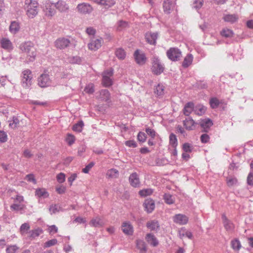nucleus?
Instances as JSON below:
<instances>
[{"mask_svg": "<svg viewBox=\"0 0 253 253\" xmlns=\"http://www.w3.org/2000/svg\"><path fill=\"white\" fill-rule=\"evenodd\" d=\"M36 195L39 197H43L44 198L48 196V194L44 189H38L36 191Z\"/></svg>", "mask_w": 253, "mask_h": 253, "instance_id": "42", "label": "nucleus"}, {"mask_svg": "<svg viewBox=\"0 0 253 253\" xmlns=\"http://www.w3.org/2000/svg\"><path fill=\"white\" fill-rule=\"evenodd\" d=\"M102 40L92 38L88 44V48L91 50L95 51L101 46Z\"/></svg>", "mask_w": 253, "mask_h": 253, "instance_id": "15", "label": "nucleus"}, {"mask_svg": "<svg viewBox=\"0 0 253 253\" xmlns=\"http://www.w3.org/2000/svg\"><path fill=\"white\" fill-rule=\"evenodd\" d=\"M94 165V163L93 162H90L82 169V171L85 173H87Z\"/></svg>", "mask_w": 253, "mask_h": 253, "instance_id": "62", "label": "nucleus"}, {"mask_svg": "<svg viewBox=\"0 0 253 253\" xmlns=\"http://www.w3.org/2000/svg\"><path fill=\"white\" fill-rule=\"evenodd\" d=\"M115 55L120 60H124L126 56V52L122 48H119L116 50Z\"/></svg>", "mask_w": 253, "mask_h": 253, "instance_id": "36", "label": "nucleus"}, {"mask_svg": "<svg viewBox=\"0 0 253 253\" xmlns=\"http://www.w3.org/2000/svg\"><path fill=\"white\" fill-rule=\"evenodd\" d=\"M38 3L32 0H25L24 8L26 11V15L30 18H33L38 13Z\"/></svg>", "mask_w": 253, "mask_h": 253, "instance_id": "2", "label": "nucleus"}, {"mask_svg": "<svg viewBox=\"0 0 253 253\" xmlns=\"http://www.w3.org/2000/svg\"><path fill=\"white\" fill-rule=\"evenodd\" d=\"M223 19L226 22L233 23L238 19V16L236 14H228L224 16Z\"/></svg>", "mask_w": 253, "mask_h": 253, "instance_id": "35", "label": "nucleus"}, {"mask_svg": "<svg viewBox=\"0 0 253 253\" xmlns=\"http://www.w3.org/2000/svg\"><path fill=\"white\" fill-rule=\"evenodd\" d=\"M202 127L204 128L205 132H208V129L212 126V121L210 119L201 120L198 123Z\"/></svg>", "mask_w": 253, "mask_h": 253, "instance_id": "23", "label": "nucleus"}, {"mask_svg": "<svg viewBox=\"0 0 253 253\" xmlns=\"http://www.w3.org/2000/svg\"><path fill=\"white\" fill-rule=\"evenodd\" d=\"M19 123V120L18 118L16 117H13L12 118V121H10L9 124V126L11 128H15L16 127V126L17 124H18Z\"/></svg>", "mask_w": 253, "mask_h": 253, "instance_id": "53", "label": "nucleus"}, {"mask_svg": "<svg viewBox=\"0 0 253 253\" xmlns=\"http://www.w3.org/2000/svg\"><path fill=\"white\" fill-rule=\"evenodd\" d=\"M38 84L41 87H45L49 86L51 84V80L47 74H42L38 79Z\"/></svg>", "mask_w": 253, "mask_h": 253, "instance_id": "8", "label": "nucleus"}, {"mask_svg": "<svg viewBox=\"0 0 253 253\" xmlns=\"http://www.w3.org/2000/svg\"><path fill=\"white\" fill-rule=\"evenodd\" d=\"M247 183L250 185H253V173H249L247 177Z\"/></svg>", "mask_w": 253, "mask_h": 253, "instance_id": "64", "label": "nucleus"}, {"mask_svg": "<svg viewBox=\"0 0 253 253\" xmlns=\"http://www.w3.org/2000/svg\"><path fill=\"white\" fill-rule=\"evenodd\" d=\"M97 3L104 6L106 9H108L115 4L114 0H96Z\"/></svg>", "mask_w": 253, "mask_h": 253, "instance_id": "30", "label": "nucleus"}, {"mask_svg": "<svg viewBox=\"0 0 253 253\" xmlns=\"http://www.w3.org/2000/svg\"><path fill=\"white\" fill-rule=\"evenodd\" d=\"M183 124L187 130H192L196 128L198 123L195 122L191 117H188L183 120Z\"/></svg>", "mask_w": 253, "mask_h": 253, "instance_id": "9", "label": "nucleus"}, {"mask_svg": "<svg viewBox=\"0 0 253 253\" xmlns=\"http://www.w3.org/2000/svg\"><path fill=\"white\" fill-rule=\"evenodd\" d=\"M169 144L172 146V147L174 148H175L177 145V139L176 135L171 133L169 135Z\"/></svg>", "mask_w": 253, "mask_h": 253, "instance_id": "40", "label": "nucleus"}, {"mask_svg": "<svg viewBox=\"0 0 253 253\" xmlns=\"http://www.w3.org/2000/svg\"><path fill=\"white\" fill-rule=\"evenodd\" d=\"M145 239L150 245L153 247H156L159 244V241L156 237L151 233L146 234Z\"/></svg>", "mask_w": 253, "mask_h": 253, "instance_id": "25", "label": "nucleus"}, {"mask_svg": "<svg viewBox=\"0 0 253 253\" xmlns=\"http://www.w3.org/2000/svg\"><path fill=\"white\" fill-rule=\"evenodd\" d=\"M89 224L92 227H101L104 225V222L100 217L96 216L93 218Z\"/></svg>", "mask_w": 253, "mask_h": 253, "instance_id": "24", "label": "nucleus"}, {"mask_svg": "<svg viewBox=\"0 0 253 253\" xmlns=\"http://www.w3.org/2000/svg\"><path fill=\"white\" fill-rule=\"evenodd\" d=\"M113 75V70L109 69L105 71L102 74V84L105 87L110 86L112 84V81L110 78Z\"/></svg>", "mask_w": 253, "mask_h": 253, "instance_id": "6", "label": "nucleus"}, {"mask_svg": "<svg viewBox=\"0 0 253 253\" xmlns=\"http://www.w3.org/2000/svg\"><path fill=\"white\" fill-rule=\"evenodd\" d=\"M203 0H193V7L197 10L199 9L203 5Z\"/></svg>", "mask_w": 253, "mask_h": 253, "instance_id": "47", "label": "nucleus"}, {"mask_svg": "<svg viewBox=\"0 0 253 253\" xmlns=\"http://www.w3.org/2000/svg\"><path fill=\"white\" fill-rule=\"evenodd\" d=\"M56 178L58 182L62 183L64 182L65 180V175L64 173L61 172L57 174Z\"/></svg>", "mask_w": 253, "mask_h": 253, "instance_id": "61", "label": "nucleus"}, {"mask_svg": "<svg viewBox=\"0 0 253 253\" xmlns=\"http://www.w3.org/2000/svg\"><path fill=\"white\" fill-rule=\"evenodd\" d=\"M167 55L172 61H177L182 57L181 51L176 47H171L167 51Z\"/></svg>", "mask_w": 253, "mask_h": 253, "instance_id": "3", "label": "nucleus"}, {"mask_svg": "<svg viewBox=\"0 0 253 253\" xmlns=\"http://www.w3.org/2000/svg\"><path fill=\"white\" fill-rule=\"evenodd\" d=\"M231 246L233 249L238 251L241 248V245L239 240L235 239L231 241Z\"/></svg>", "mask_w": 253, "mask_h": 253, "instance_id": "46", "label": "nucleus"}, {"mask_svg": "<svg viewBox=\"0 0 253 253\" xmlns=\"http://www.w3.org/2000/svg\"><path fill=\"white\" fill-rule=\"evenodd\" d=\"M106 176L111 178H116L119 176V171L115 169L108 170L106 173Z\"/></svg>", "mask_w": 253, "mask_h": 253, "instance_id": "37", "label": "nucleus"}, {"mask_svg": "<svg viewBox=\"0 0 253 253\" xmlns=\"http://www.w3.org/2000/svg\"><path fill=\"white\" fill-rule=\"evenodd\" d=\"M143 206L145 208V211L148 212H152L155 207L154 201L151 199H147L145 200L143 203Z\"/></svg>", "mask_w": 253, "mask_h": 253, "instance_id": "19", "label": "nucleus"}, {"mask_svg": "<svg viewBox=\"0 0 253 253\" xmlns=\"http://www.w3.org/2000/svg\"><path fill=\"white\" fill-rule=\"evenodd\" d=\"M165 202L168 204H172L174 203L173 197L170 194H165L164 196Z\"/></svg>", "mask_w": 253, "mask_h": 253, "instance_id": "45", "label": "nucleus"}, {"mask_svg": "<svg viewBox=\"0 0 253 253\" xmlns=\"http://www.w3.org/2000/svg\"><path fill=\"white\" fill-rule=\"evenodd\" d=\"M30 226L27 223H24L21 225L20 230L22 235L26 233L30 229Z\"/></svg>", "mask_w": 253, "mask_h": 253, "instance_id": "50", "label": "nucleus"}, {"mask_svg": "<svg viewBox=\"0 0 253 253\" xmlns=\"http://www.w3.org/2000/svg\"><path fill=\"white\" fill-rule=\"evenodd\" d=\"M164 86L163 85L158 84L156 87L155 92L158 95H161L164 93Z\"/></svg>", "mask_w": 253, "mask_h": 253, "instance_id": "58", "label": "nucleus"}, {"mask_svg": "<svg viewBox=\"0 0 253 253\" xmlns=\"http://www.w3.org/2000/svg\"><path fill=\"white\" fill-rule=\"evenodd\" d=\"M193 56L191 54H188L184 58L182 62V66L184 68H187L192 63Z\"/></svg>", "mask_w": 253, "mask_h": 253, "instance_id": "33", "label": "nucleus"}, {"mask_svg": "<svg viewBox=\"0 0 253 253\" xmlns=\"http://www.w3.org/2000/svg\"><path fill=\"white\" fill-rule=\"evenodd\" d=\"M25 208V206L22 204L14 203L10 206V208L14 211H21Z\"/></svg>", "mask_w": 253, "mask_h": 253, "instance_id": "44", "label": "nucleus"}, {"mask_svg": "<svg viewBox=\"0 0 253 253\" xmlns=\"http://www.w3.org/2000/svg\"><path fill=\"white\" fill-rule=\"evenodd\" d=\"M220 34L225 38H231L233 36L234 32L229 29H224L220 32Z\"/></svg>", "mask_w": 253, "mask_h": 253, "instance_id": "38", "label": "nucleus"}, {"mask_svg": "<svg viewBox=\"0 0 253 253\" xmlns=\"http://www.w3.org/2000/svg\"><path fill=\"white\" fill-rule=\"evenodd\" d=\"M60 207L57 205H52L49 208V211L51 214L55 213L59 211Z\"/></svg>", "mask_w": 253, "mask_h": 253, "instance_id": "59", "label": "nucleus"}, {"mask_svg": "<svg viewBox=\"0 0 253 253\" xmlns=\"http://www.w3.org/2000/svg\"><path fill=\"white\" fill-rule=\"evenodd\" d=\"M22 84L24 87H29L32 84L33 78L32 72L29 69H26L22 73Z\"/></svg>", "mask_w": 253, "mask_h": 253, "instance_id": "5", "label": "nucleus"}, {"mask_svg": "<svg viewBox=\"0 0 253 253\" xmlns=\"http://www.w3.org/2000/svg\"><path fill=\"white\" fill-rule=\"evenodd\" d=\"M146 134L143 132H139L137 135V139L139 141L144 142L146 140Z\"/></svg>", "mask_w": 253, "mask_h": 253, "instance_id": "55", "label": "nucleus"}, {"mask_svg": "<svg viewBox=\"0 0 253 253\" xmlns=\"http://www.w3.org/2000/svg\"><path fill=\"white\" fill-rule=\"evenodd\" d=\"M147 227L151 231L157 232L160 229V225L158 221L155 220L148 221L146 224Z\"/></svg>", "mask_w": 253, "mask_h": 253, "instance_id": "26", "label": "nucleus"}, {"mask_svg": "<svg viewBox=\"0 0 253 253\" xmlns=\"http://www.w3.org/2000/svg\"><path fill=\"white\" fill-rule=\"evenodd\" d=\"M75 138L74 135L68 134L66 141L69 145H72L75 142Z\"/></svg>", "mask_w": 253, "mask_h": 253, "instance_id": "56", "label": "nucleus"}, {"mask_svg": "<svg viewBox=\"0 0 253 253\" xmlns=\"http://www.w3.org/2000/svg\"><path fill=\"white\" fill-rule=\"evenodd\" d=\"M210 104L211 108L215 109L219 106V101L216 97L211 98L210 100Z\"/></svg>", "mask_w": 253, "mask_h": 253, "instance_id": "43", "label": "nucleus"}, {"mask_svg": "<svg viewBox=\"0 0 253 253\" xmlns=\"http://www.w3.org/2000/svg\"><path fill=\"white\" fill-rule=\"evenodd\" d=\"M133 55L135 61L138 64L142 65L145 63L146 61V57L145 54L143 52L140 51L138 49H137L134 52Z\"/></svg>", "mask_w": 253, "mask_h": 253, "instance_id": "10", "label": "nucleus"}, {"mask_svg": "<svg viewBox=\"0 0 253 253\" xmlns=\"http://www.w3.org/2000/svg\"><path fill=\"white\" fill-rule=\"evenodd\" d=\"M54 6L60 12H67L69 9L68 4L63 0H59L54 3Z\"/></svg>", "mask_w": 253, "mask_h": 253, "instance_id": "12", "label": "nucleus"}, {"mask_svg": "<svg viewBox=\"0 0 253 253\" xmlns=\"http://www.w3.org/2000/svg\"><path fill=\"white\" fill-rule=\"evenodd\" d=\"M158 36L157 33L148 32L145 35V39L150 44L155 45Z\"/></svg>", "mask_w": 253, "mask_h": 253, "instance_id": "21", "label": "nucleus"}, {"mask_svg": "<svg viewBox=\"0 0 253 253\" xmlns=\"http://www.w3.org/2000/svg\"><path fill=\"white\" fill-rule=\"evenodd\" d=\"M97 97L102 101H108L110 100V94L107 89H102Z\"/></svg>", "mask_w": 253, "mask_h": 253, "instance_id": "29", "label": "nucleus"}, {"mask_svg": "<svg viewBox=\"0 0 253 253\" xmlns=\"http://www.w3.org/2000/svg\"><path fill=\"white\" fill-rule=\"evenodd\" d=\"M9 31L13 34L17 33L20 29L19 23L16 21H12L9 26Z\"/></svg>", "mask_w": 253, "mask_h": 253, "instance_id": "34", "label": "nucleus"}, {"mask_svg": "<svg viewBox=\"0 0 253 253\" xmlns=\"http://www.w3.org/2000/svg\"><path fill=\"white\" fill-rule=\"evenodd\" d=\"M18 248L16 246H11L6 249V253H15Z\"/></svg>", "mask_w": 253, "mask_h": 253, "instance_id": "63", "label": "nucleus"}, {"mask_svg": "<svg viewBox=\"0 0 253 253\" xmlns=\"http://www.w3.org/2000/svg\"><path fill=\"white\" fill-rule=\"evenodd\" d=\"M81 61V58L79 56H72L69 58V61L72 64H79Z\"/></svg>", "mask_w": 253, "mask_h": 253, "instance_id": "54", "label": "nucleus"}, {"mask_svg": "<svg viewBox=\"0 0 253 253\" xmlns=\"http://www.w3.org/2000/svg\"><path fill=\"white\" fill-rule=\"evenodd\" d=\"M183 150L186 153H190L193 149V146L189 143H185L182 146Z\"/></svg>", "mask_w": 253, "mask_h": 253, "instance_id": "48", "label": "nucleus"}, {"mask_svg": "<svg viewBox=\"0 0 253 253\" xmlns=\"http://www.w3.org/2000/svg\"><path fill=\"white\" fill-rule=\"evenodd\" d=\"M194 110V104L193 102H189L187 103L183 108V114L189 117L191 112Z\"/></svg>", "mask_w": 253, "mask_h": 253, "instance_id": "28", "label": "nucleus"}, {"mask_svg": "<svg viewBox=\"0 0 253 253\" xmlns=\"http://www.w3.org/2000/svg\"><path fill=\"white\" fill-rule=\"evenodd\" d=\"M54 7H55L54 4L49 1H46L43 6V11L44 15L48 17H52L56 13Z\"/></svg>", "mask_w": 253, "mask_h": 253, "instance_id": "7", "label": "nucleus"}, {"mask_svg": "<svg viewBox=\"0 0 253 253\" xmlns=\"http://www.w3.org/2000/svg\"><path fill=\"white\" fill-rule=\"evenodd\" d=\"M57 243V240L56 239L50 240L44 243V247L48 248L52 246L56 245Z\"/></svg>", "mask_w": 253, "mask_h": 253, "instance_id": "57", "label": "nucleus"}, {"mask_svg": "<svg viewBox=\"0 0 253 253\" xmlns=\"http://www.w3.org/2000/svg\"><path fill=\"white\" fill-rule=\"evenodd\" d=\"M1 46L2 48L9 51L12 50L13 48V44L11 41L6 38H2L0 40Z\"/></svg>", "mask_w": 253, "mask_h": 253, "instance_id": "22", "label": "nucleus"}, {"mask_svg": "<svg viewBox=\"0 0 253 253\" xmlns=\"http://www.w3.org/2000/svg\"><path fill=\"white\" fill-rule=\"evenodd\" d=\"M178 236L181 239H182L185 236L190 239H192L193 234L185 227H182L178 231Z\"/></svg>", "mask_w": 253, "mask_h": 253, "instance_id": "27", "label": "nucleus"}, {"mask_svg": "<svg viewBox=\"0 0 253 253\" xmlns=\"http://www.w3.org/2000/svg\"><path fill=\"white\" fill-rule=\"evenodd\" d=\"M77 8L79 12L84 14L89 13L92 10L91 5L87 3L79 4Z\"/></svg>", "mask_w": 253, "mask_h": 253, "instance_id": "17", "label": "nucleus"}, {"mask_svg": "<svg viewBox=\"0 0 253 253\" xmlns=\"http://www.w3.org/2000/svg\"><path fill=\"white\" fill-rule=\"evenodd\" d=\"M152 72L155 75H158L162 74L164 70V65L157 57H154L152 62Z\"/></svg>", "mask_w": 253, "mask_h": 253, "instance_id": "4", "label": "nucleus"}, {"mask_svg": "<svg viewBox=\"0 0 253 253\" xmlns=\"http://www.w3.org/2000/svg\"><path fill=\"white\" fill-rule=\"evenodd\" d=\"M19 48L23 53L26 54L28 61L33 62L35 60L37 50L33 42L30 41L22 42Z\"/></svg>", "mask_w": 253, "mask_h": 253, "instance_id": "1", "label": "nucleus"}, {"mask_svg": "<svg viewBox=\"0 0 253 253\" xmlns=\"http://www.w3.org/2000/svg\"><path fill=\"white\" fill-rule=\"evenodd\" d=\"M221 218L225 229L228 231H233L234 229V224L227 218L225 214H222Z\"/></svg>", "mask_w": 253, "mask_h": 253, "instance_id": "18", "label": "nucleus"}, {"mask_svg": "<svg viewBox=\"0 0 253 253\" xmlns=\"http://www.w3.org/2000/svg\"><path fill=\"white\" fill-rule=\"evenodd\" d=\"M207 110V108L202 104H198L194 107V111L198 116L204 115Z\"/></svg>", "mask_w": 253, "mask_h": 253, "instance_id": "31", "label": "nucleus"}, {"mask_svg": "<svg viewBox=\"0 0 253 253\" xmlns=\"http://www.w3.org/2000/svg\"><path fill=\"white\" fill-rule=\"evenodd\" d=\"M84 91L88 94H92L94 92V85L92 84H90L87 85L85 88Z\"/></svg>", "mask_w": 253, "mask_h": 253, "instance_id": "52", "label": "nucleus"}, {"mask_svg": "<svg viewBox=\"0 0 253 253\" xmlns=\"http://www.w3.org/2000/svg\"><path fill=\"white\" fill-rule=\"evenodd\" d=\"M129 182L131 186L138 187L140 185L139 176L136 172L132 173L129 177Z\"/></svg>", "mask_w": 253, "mask_h": 253, "instance_id": "16", "label": "nucleus"}, {"mask_svg": "<svg viewBox=\"0 0 253 253\" xmlns=\"http://www.w3.org/2000/svg\"><path fill=\"white\" fill-rule=\"evenodd\" d=\"M70 43V41L68 39L59 38L55 42V45L57 48L62 49L68 47Z\"/></svg>", "mask_w": 253, "mask_h": 253, "instance_id": "11", "label": "nucleus"}, {"mask_svg": "<svg viewBox=\"0 0 253 253\" xmlns=\"http://www.w3.org/2000/svg\"><path fill=\"white\" fill-rule=\"evenodd\" d=\"M136 247L139 250V253H146L147 251L145 243L141 240L136 241Z\"/></svg>", "mask_w": 253, "mask_h": 253, "instance_id": "32", "label": "nucleus"}, {"mask_svg": "<svg viewBox=\"0 0 253 253\" xmlns=\"http://www.w3.org/2000/svg\"><path fill=\"white\" fill-rule=\"evenodd\" d=\"M84 126V122L82 121H80L75 124L72 128L74 131L80 132L82 131Z\"/></svg>", "mask_w": 253, "mask_h": 253, "instance_id": "41", "label": "nucleus"}, {"mask_svg": "<svg viewBox=\"0 0 253 253\" xmlns=\"http://www.w3.org/2000/svg\"><path fill=\"white\" fill-rule=\"evenodd\" d=\"M122 230L124 234L131 235L133 232V228L129 222H124L122 225Z\"/></svg>", "mask_w": 253, "mask_h": 253, "instance_id": "20", "label": "nucleus"}, {"mask_svg": "<svg viewBox=\"0 0 253 253\" xmlns=\"http://www.w3.org/2000/svg\"><path fill=\"white\" fill-rule=\"evenodd\" d=\"M152 193L153 190L151 189H142L139 192V195L142 197L150 195Z\"/></svg>", "mask_w": 253, "mask_h": 253, "instance_id": "49", "label": "nucleus"}, {"mask_svg": "<svg viewBox=\"0 0 253 253\" xmlns=\"http://www.w3.org/2000/svg\"><path fill=\"white\" fill-rule=\"evenodd\" d=\"M43 232V230L41 228H38L34 230H32L30 232V237L32 238H35L38 237Z\"/></svg>", "mask_w": 253, "mask_h": 253, "instance_id": "39", "label": "nucleus"}, {"mask_svg": "<svg viewBox=\"0 0 253 253\" xmlns=\"http://www.w3.org/2000/svg\"><path fill=\"white\" fill-rule=\"evenodd\" d=\"M174 223L179 225H185L188 221V217L184 214H177L173 217Z\"/></svg>", "mask_w": 253, "mask_h": 253, "instance_id": "13", "label": "nucleus"}, {"mask_svg": "<svg viewBox=\"0 0 253 253\" xmlns=\"http://www.w3.org/2000/svg\"><path fill=\"white\" fill-rule=\"evenodd\" d=\"M175 3L173 0H165L163 2L164 11L166 14H169L175 7Z\"/></svg>", "mask_w": 253, "mask_h": 253, "instance_id": "14", "label": "nucleus"}, {"mask_svg": "<svg viewBox=\"0 0 253 253\" xmlns=\"http://www.w3.org/2000/svg\"><path fill=\"white\" fill-rule=\"evenodd\" d=\"M127 26V23L125 21L120 20L118 22L117 29L118 31H121Z\"/></svg>", "mask_w": 253, "mask_h": 253, "instance_id": "51", "label": "nucleus"}, {"mask_svg": "<svg viewBox=\"0 0 253 253\" xmlns=\"http://www.w3.org/2000/svg\"><path fill=\"white\" fill-rule=\"evenodd\" d=\"M237 182V180L235 178L228 177L227 178V183L229 186H232Z\"/></svg>", "mask_w": 253, "mask_h": 253, "instance_id": "60", "label": "nucleus"}]
</instances>
